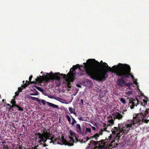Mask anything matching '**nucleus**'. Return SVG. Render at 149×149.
I'll return each instance as SVG.
<instances>
[{
    "label": "nucleus",
    "instance_id": "1",
    "mask_svg": "<svg viewBox=\"0 0 149 149\" xmlns=\"http://www.w3.org/2000/svg\"><path fill=\"white\" fill-rule=\"evenodd\" d=\"M129 65L119 63L117 65H115L112 68L107 65L106 68L102 70L95 71L93 69L88 68L87 73L90 76L91 79L100 81H104L109 77L108 72L109 71L116 73L117 76H125L128 77V75L125 69Z\"/></svg>",
    "mask_w": 149,
    "mask_h": 149
},
{
    "label": "nucleus",
    "instance_id": "2",
    "mask_svg": "<svg viewBox=\"0 0 149 149\" xmlns=\"http://www.w3.org/2000/svg\"><path fill=\"white\" fill-rule=\"evenodd\" d=\"M149 111V109L142 111L140 114H137L136 117H134V120L131 123L127 125L124 123L119 124L118 125L119 128L123 130V131L124 133L127 134L132 125L138 126L143 122V118L148 116V114Z\"/></svg>",
    "mask_w": 149,
    "mask_h": 149
},
{
    "label": "nucleus",
    "instance_id": "3",
    "mask_svg": "<svg viewBox=\"0 0 149 149\" xmlns=\"http://www.w3.org/2000/svg\"><path fill=\"white\" fill-rule=\"evenodd\" d=\"M140 94L139 95L135 97L136 100L130 99L129 105L131 109L134 108L135 106H137L139 105L144 107H145L147 105V101L148 100V98L146 97L143 94Z\"/></svg>",
    "mask_w": 149,
    "mask_h": 149
},
{
    "label": "nucleus",
    "instance_id": "4",
    "mask_svg": "<svg viewBox=\"0 0 149 149\" xmlns=\"http://www.w3.org/2000/svg\"><path fill=\"white\" fill-rule=\"evenodd\" d=\"M59 73H57L55 74H53L52 72H51L50 74L49 73H47L46 74L48 76H41L40 77H37L35 81L38 83H41L42 82H47L49 81L51 79L52 80H57L59 83L61 81V77L58 75H59Z\"/></svg>",
    "mask_w": 149,
    "mask_h": 149
},
{
    "label": "nucleus",
    "instance_id": "5",
    "mask_svg": "<svg viewBox=\"0 0 149 149\" xmlns=\"http://www.w3.org/2000/svg\"><path fill=\"white\" fill-rule=\"evenodd\" d=\"M93 60L95 61L94 64L95 65L97 66L99 65L100 64L99 63V62L95 60V59H88L86 63H83V64L84 65V70H85L86 72H85L84 71H83L80 68H79V70L80 71H81V72H80L79 76H81L84 75H87L91 79V78L90 77V76H89L87 73V69H88V68H91V69H93L95 71H96L95 68H94L92 65H91V63Z\"/></svg>",
    "mask_w": 149,
    "mask_h": 149
},
{
    "label": "nucleus",
    "instance_id": "6",
    "mask_svg": "<svg viewBox=\"0 0 149 149\" xmlns=\"http://www.w3.org/2000/svg\"><path fill=\"white\" fill-rule=\"evenodd\" d=\"M32 77L33 76L31 75H30L29 77V81L26 80V81H23L22 82V84L21 86V87L18 88V91L15 92V93H19L20 92H24L25 93H27V92H30L29 90L28 91L27 90H26V89H27V88L28 87L30 84L35 83L36 82V81H31ZM36 82L38 83L36 81Z\"/></svg>",
    "mask_w": 149,
    "mask_h": 149
},
{
    "label": "nucleus",
    "instance_id": "7",
    "mask_svg": "<svg viewBox=\"0 0 149 149\" xmlns=\"http://www.w3.org/2000/svg\"><path fill=\"white\" fill-rule=\"evenodd\" d=\"M124 70L126 72L127 74H128V77H126L124 76H119L118 77H121V78L118 79L117 82L118 84L121 86H123V85H125V86L129 87L131 84L130 83H126L125 80V78H128L129 77L130 72H131V68L130 66L128 65Z\"/></svg>",
    "mask_w": 149,
    "mask_h": 149
},
{
    "label": "nucleus",
    "instance_id": "8",
    "mask_svg": "<svg viewBox=\"0 0 149 149\" xmlns=\"http://www.w3.org/2000/svg\"><path fill=\"white\" fill-rule=\"evenodd\" d=\"M59 75L63 76V79L66 80V83L69 88H71L70 82H73L75 79V74L73 73L68 72L67 75L59 73Z\"/></svg>",
    "mask_w": 149,
    "mask_h": 149
},
{
    "label": "nucleus",
    "instance_id": "9",
    "mask_svg": "<svg viewBox=\"0 0 149 149\" xmlns=\"http://www.w3.org/2000/svg\"><path fill=\"white\" fill-rule=\"evenodd\" d=\"M69 138L70 139L69 141V142L65 140L63 136H62L61 137H58L55 139V141H57V142L59 144L61 145L64 144L69 146H73V143L75 142V141L76 140L75 139L74 140L70 136H69Z\"/></svg>",
    "mask_w": 149,
    "mask_h": 149
},
{
    "label": "nucleus",
    "instance_id": "10",
    "mask_svg": "<svg viewBox=\"0 0 149 149\" xmlns=\"http://www.w3.org/2000/svg\"><path fill=\"white\" fill-rule=\"evenodd\" d=\"M104 141L102 140L101 141H95L94 146L96 149H105L107 145L106 144V142H104Z\"/></svg>",
    "mask_w": 149,
    "mask_h": 149
},
{
    "label": "nucleus",
    "instance_id": "11",
    "mask_svg": "<svg viewBox=\"0 0 149 149\" xmlns=\"http://www.w3.org/2000/svg\"><path fill=\"white\" fill-rule=\"evenodd\" d=\"M114 129L113 132V133L114 134H116V136L115 137V139L111 142V146H113L112 144L114 142H115V140H116L119 139V134L121 130H122L119 128L118 125V128L117 127H114Z\"/></svg>",
    "mask_w": 149,
    "mask_h": 149
},
{
    "label": "nucleus",
    "instance_id": "12",
    "mask_svg": "<svg viewBox=\"0 0 149 149\" xmlns=\"http://www.w3.org/2000/svg\"><path fill=\"white\" fill-rule=\"evenodd\" d=\"M36 138L38 140V142L40 143L39 145H42V142L45 138L44 134H41L40 133H37L36 134Z\"/></svg>",
    "mask_w": 149,
    "mask_h": 149
},
{
    "label": "nucleus",
    "instance_id": "13",
    "mask_svg": "<svg viewBox=\"0 0 149 149\" xmlns=\"http://www.w3.org/2000/svg\"><path fill=\"white\" fill-rule=\"evenodd\" d=\"M76 125V131L80 134H84V133L83 132V130H84V127L81 128L79 124H77Z\"/></svg>",
    "mask_w": 149,
    "mask_h": 149
},
{
    "label": "nucleus",
    "instance_id": "14",
    "mask_svg": "<svg viewBox=\"0 0 149 149\" xmlns=\"http://www.w3.org/2000/svg\"><path fill=\"white\" fill-rule=\"evenodd\" d=\"M41 102L44 105H45V104L46 103L47 104H48L49 106L52 107L54 108H56L57 109H59V107L58 105L51 103L49 102H47L45 100H41Z\"/></svg>",
    "mask_w": 149,
    "mask_h": 149
},
{
    "label": "nucleus",
    "instance_id": "15",
    "mask_svg": "<svg viewBox=\"0 0 149 149\" xmlns=\"http://www.w3.org/2000/svg\"><path fill=\"white\" fill-rule=\"evenodd\" d=\"M112 115L113 116L114 118L118 119L119 120L121 119L123 117V116L119 113L116 111L113 112L112 113Z\"/></svg>",
    "mask_w": 149,
    "mask_h": 149
},
{
    "label": "nucleus",
    "instance_id": "16",
    "mask_svg": "<svg viewBox=\"0 0 149 149\" xmlns=\"http://www.w3.org/2000/svg\"><path fill=\"white\" fill-rule=\"evenodd\" d=\"M45 135L47 136L48 139H50V140L51 141L50 142V143L52 142L54 143H56H56L58 144L57 142V141H55V139L57 138H58V137H60V136H58V137H56V138H55L54 136H53L52 137L49 138L50 137L51 134L48 133H46V135Z\"/></svg>",
    "mask_w": 149,
    "mask_h": 149
},
{
    "label": "nucleus",
    "instance_id": "17",
    "mask_svg": "<svg viewBox=\"0 0 149 149\" xmlns=\"http://www.w3.org/2000/svg\"><path fill=\"white\" fill-rule=\"evenodd\" d=\"M84 130H83V132L84 133V134H82V135L85 136L87 134V133H91V131L90 128L84 127Z\"/></svg>",
    "mask_w": 149,
    "mask_h": 149
},
{
    "label": "nucleus",
    "instance_id": "18",
    "mask_svg": "<svg viewBox=\"0 0 149 149\" xmlns=\"http://www.w3.org/2000/svg\"><path fill=\"white\" fill-rule=\"evenodd\" d=\"M95 63V61L93 60L92 61V62L91 63V65H93V67H94V68H95V69L96 70H98L97 69H98V68L99 67H100V66L101 65H102V64H101V63H102H102H103L102 61H101L100 63L99 62V63H100V64L98 66H97V65H95L94 64Z\"/></svg>",
    "mask_w": 149,
    "mask_h": 149
},
{
    "label": "nucleus",
    "instance_id": "19",
    "mask_svg": "<svg viewBox=\"0 0 149 149\" xmlns=\"http://www.w3.org/2000/svg\"><path fill=\"white\" fill-rule=\"evenodd\" d=\"M19 94H15V95L13 97V99L12 100L11 103L12 104V105H17L16 104V102L15 101V98H17V97H18Z\"/></svg>",
    "mask_w": 149,
    "mask_h": 149
},
{
    "label": "nucleus",
    "instance_id": "20",
    "mask_svg": "<svg viewBox=\"0 0 149 149\" xmlns=\"http://www.w3.org/2000/svg\"><path fill=\"white\" fill-rule=\"evenodd\" d=\"M70 134L71 136L75 137L74 139L76 140V142L79 141L77 137V134L74 132L72 131H71L70 132Z\"/></svg>",
    "mask_w": 149,
    "mask_h": 149
},
{
    "label": "nucleus",
    "instance_id": "21",
    "mask_svg": "<svg viewBox=\"0 0 149 149\" xmlns=\"http://www.w3.org/2000/svg\"><path fill=\"white\" fill-rule=\"evenodd\" d=\"M105 94H99L98 98L100 100H102L105 97Z\"/></svg>",
    "mask_w": 149,
    "mask_h": 149
},
{
    "label": "nucleus",
    "instance_id": "22",
    "mask_svg": "<svg viewBox=\"0 0 149 149\" xmlns=\"http://www.w3.org/2000/svg\"><path fill=\"white\" fill-rule=\"evenodd\" d=\"M76 67H77L74 68L73 67V66L72 68H71V69H70V71L69 72H71V73H73V74H75V77L76 73H75V72H75V70L76 69H75V68Z\"/></svg>",
    "mask_w": 149,
    "mask_h": 149
},
{
    "label": "nucleus",
    "instance_id": "23",
    "mask_svg": "<svg viewBox=\"0 0 149 149\" xmlns=\"http://www.w3.org/2000/svg\"><path fill=\"white\" fill-rule=\"evenodd\" d=\"M100 134H99L97 133L94 135L93 136H91V138H95V140H97V139L98 137L100 136Z\"/></svg>",
    "mask_w": 149,
    "mask_h": 149
},
{
    "label": "nucleus",
    "instance_id": "24",
    "mask_svg": "<svg viewBox=\"0 0 149 149\" xmlns=\"http://www.w3.org/2000/svg\"><path fill=\"white\" fill-rule=\"evenodd\" d=\"M33 87L35 88H34L35 89L36 88L39 91H40L42 93L43 92V90L42 89L36 86H34Z\"/></svg>",
    "mask_w": 149,
    "mask_h": 149
},
{
    "label": "nucleus",
    "instance_id": "25",
    "mask_svg": "<svg viewBox=\"0 0 149 149\" xmlns=\"http://www.w3.org/2000/svg\"><path fill=\"white\" fill-rule=\"evenodd\" d=\"M45 94V95L47 96L49 98H51L52 99L54 98V99L56 100H58L57 98L56 97H55L54 96L51 95H48L47 94Z\"/></svg>",
    "mask_w": 149,
    "mask_h": 149
},
{
    "label": "nucleus",
    "instance_id": "26",
    "mask_svg": "<svg viewBox=\"0 0 149 149\" xmlns=\"http://www.w3.org/2000/svg\"><path fill=\"white\" fill-rule=\"evenodd\" d=\"M69 109L71 113H73L74 115H76V113L74 112V109H72V107H70L69 108Z\"/></svg>",
    "mask_w": 149,
    "mask_h": 149
},
{
    "label": "nucleus",
    "instance_id": "27",
    "mask_svg": "<svg viewBox=\"0 0 149 149\" xmlns=\"http://www.w3.org/2000/svg\"><path fill=\"white\" fill-rule=\"evenodd\" d=\"M30 98L32 100H34V101H36L38 102H39L40 103V100L39 99H38V98L32 97L31 96Z\"/></svg>",
    "mask_w": 149,
    "mask_h": 149
},
{
    "label": "nucleus",
    "instance_id": "28",
    "mask_svg": "<svg viewBox=\"0 0 149 149\" xmlns=\"http://www.w3.org/2000/svg\"><path fill=\"white\" fill-rule=\"evenodd\" d=\"M73 67L74 68L77 67L75 68V69H77V68H78L79 69V68H80V67H81V68H82L83 67H84V66H83V65H80L79 64H77L75 65H73Z\"/></svg>",
    "mask_w": 149,
    "mask_h": 149
},
{
    "label": "nucleus",
    "instance_id": "29",
    "mask_svg": "<svg viewBox=\"0 0 149 149\" xmlns=\"http://www.w3.org/2000/svg\"><path fill=\"white\" fill-rule=\"evenodd\" d=\"M107 124L109 125H111L113 124V122L112 120H109L107 122Z\"/></svg>",
    "mask_w": 149,
    "mask_h": 149
},
{
    "label": "nucleus",
    "instance_id": "30",
    "mask_svg": "<svg viewBox=\"0 0 149 149\" xmlns=\"http://www.w3.org/2000/svg\"><path fill=\"white\" fill-rule=\"evenodd\" d=\"M84 139L85 140V141H83V139H82L81 141V142H85L87 141L89 139V138L88 137H86L84 138Z\"/></svg>",
    "mask_w": 149,
    "mask_h": 149
},
{
    "label": "nucleus",
    "instance_id": "31",
    "mask_svg": "<svg viewBox=\"0 0 149 149\" xmlns=\"http://www.w3.org/2000/svg\"><path fill=\"white\" fill-rule=\"evenodd\" d=\"M78 118L80 120L85 121L86 120V119L85 118H82L81 116L79 117Z\"/></svg>",
    "mask_w": 149,
    "mask_h": 149
},
{
    "label": "nucleus",
    "instance_id": "32",
    "mask_svg": "<svg viewBox=\"0 0 149 149\" xmlns=\"http://www.w3.org/2000/svg\"><path fill=\"white\" fill-rule=\"evenodd\" d=\"M16 107H17L18 108V110L21 111H23V108L22 107H21L19 105H17V106Z\"/></svg>",
    "mask_w": 149,
    "mask_h": 149
},
{
    "label": "nucleus",
    "instance_id": "33",
    "mask_svg": "<svg viewBox=\"0 0 149 149\" xmlns=\"http://www.w3.org/2000/svg\"><path fill=\"white\" fill-rule=\"evenodd\" d=\"M17 106V105H12L10 106V107L9 108V110H13V107H16Z\"/></svg>",
    "mask_w": 149,
    "mask_h": 149
},
{
    "label": "nucleus",
    "instance_id": "34",
    "mask_svg": "<svg viewBox=\"0 0 149 149\" xmlns=\"http://www.w3.org/2000/svg\"><path fill=\"white\" fill-rule=\"evenodd\" d=\"M101 65H102L103 67L104 68H106L107 67V66L108 65L105 62L102 63V64Z\"/></svg>",
    "mask_w": 149,
    "mask_h": 149
},
{
    "label": "nucleus",
    "instance_id": "35",
    "mask_svg": "<svg viewBox=\"0 0 149 149\" xmlns=\"http://www.w3.org/2000/svg\"><path fill=\"white\" fill-rule=\"evenodd\" d=\"M66 118L67 119L68 121H69L70 124V123L71 119L70 117L68 115H66Z\"/></svg>",
    "mask_w": 149,
    "mask_h": 149
},
{
    "label": "nucleus",
    "instance_id": "36",
    "mask_svg": "<svg viewBox=\"0 0 149 149\" xmlns=\"http://www.w3.org/2000/svg\"><path fill=\"white\" fill-rule=\"evenodd\" d=\"M120 101L123 104H125L126 103L125 100L122 98H120Z\"/></svg>",
    "mask_w": 149,
    "mask_h": 149
},
{
    "label": "nucleus",
    "instance_id": "37",
    "mask_svg": "<svg viewBox=\"0 0 149 149\" xmlns=\"http://www.w3.org/2000/svg\"><path fill=\"white\" fill-rule=\"evenodd\" d=\"M123 130H121L120 131V132L119 134V139L120 138V136L122 135L123 133H124L123 132Z\"/></svg>",
    "mask_w": 149,
    "mask_h": 149
},
{
    "label": "nucleus",
    "instance_id": "38",
    "mask_svg": "<svg viewBox=\"0 0 149 149\" xmlns=\"http://www.w3.org/2000/svg\"><path fill=\"white\" fill-rule=\"evenodd\" d=\"M95 141L92 140L91 142H90V143L91 144H93V146H94V145L95 144Z\"/></svg>",
    "mask_w": 149,
    "mask_h": 149
},
{
    "label": "nucleus",
    "instance_id": "39",
    "mask_svg": "<svg viewBox=\"0 0 149 149\" xmlns=\"http://www.w3.org/2000/svg\"><path fill=\"white\" fill-rule=\"evenodd\" d=\"M76 123H77L76 121L75 120H74V121H73L71 123V124L72 125V126H73L74 125V124H75Z\"/></svg>",
    "mask_w": 149,
    "mask_h": 149
},
{
    "label": "nucleus",
    "instance_id": "40",
    "mask_svg": "<svg viewBox=\"0 0 149 149\" xmlns=\"http://www.w3.org/2000/svg\"><path fill=\"white\" fill-rule=\"evenodd\" d=\"M42 145L44 147H46L47 146L46 143H42ZM42 146V145H41Z\"/></svg>",
    "mask_w": 149,
    "mask_h": 149
},
{
    "label": "nucleus",
    "instance_id": "41",
    "mask_svg": "<svg viewBox=\"0 0 149 149\" xmlns=\"http://www.w3.org/2000/svg\"><path fill=\"white\" fill-rule=\"evenodd\" d=\"M81 105H83L84 102L83 100V99L81 100Z\"/></svg>",
    "mask_w": 149,
    "mask_h": 149
},
{
    "label": "nucleus",
    "instance_id": "42",
    "mask_svg": "<svg viewBox=\"0 0 149 149\" xmlns=\"http://www.w3.org/2000/svg\"><path fill=\"white\" fill-rule=\"evenodd\" d=\"M45 139L46 140V141H47V139H48V138L47 137V136H46L45 134Z\"/></svg>",
    "mask_w": 149,
    "mask_h": 149
},
{
    "label": "nucleus",
    "instance_id": "43",
    "mask_svg": "<svg viewBox=\"0 0 149 149\" xmlns=\"http://www.w3.org/2000/svg\"><path fill=\"white\" fill-rule=\"evenodd\" d=\"M92 127V129H93V130H96V128H95V127H93V126H92V127Z\"/></svg>",
    "mask_w": 149,
    "mask_h": 149
},
{
    "label": "nucleus",
    "instance_id": "44",
    "mask_svg": "<svg viewBox=\"0 0 149 149\" xmlns=\"http://www.w3.org/2000/svg\"><path fill=\"white\" fill-rule=\"evenodd\" d=\"M1 143H6V142L5 140H2L1 142Z\"/></svg>",
    "mask_w": 149,
    "mask_h": 149
},
{
    "label": "nucleus",
    "instance_id": "45",
    "mask_svg": "<svg viewBox=\"0 0 149 149\" xmlns=\"http://www.w3.org/2000/svg\"><path fill=\"white\" fill-rule=\"evenodd\" d=\"M76 86L78 87H81V86L79 84H77Z\"/></svg>",
    "mask_w": 149,
    "mask_h": 149
},
{
    "label": "nucleus",
    "instance_id": "46",
    "mask_svg": "<svg viewBox=\"0 0 149 149\" xmlns=\"http://www.w3.org/2000/svg\"><path fill=\"white\" fill-rule=\"evenodd\" d=\"M38 94H30L31 95H37Z\"/></svg>",
    "mask_w": 149,
    "mask_h": 149
},
{
    "label": "nucleus",
    "instance_id": "47",
    "mask_svg": "<svg viewBox=\"0 0 149 149\" xmlns=\"http://www.w3.org/2000/svg\"><path fill=\"white\" fill-rule=\"evenodd\" d=\"M130 75H131V77L132 78H134V76L132 74H130Z\"/></svg>",
    "mask_w": 149,
    "mask_h": 149
},
{
    "label": "nucleus",
    "instance_id": "48",
    "mask_svg": "<svg viewBox=\"0 0 149 149\" xmlns=\"http://www.w3.org/2000/svg\"><path fill=\"white\" fill-rule=\"evenodd\" d=\"M47 141L46 140H45V139H44V140L42 142H43V143H45Z\"/></svg>",
    "mask_w": 149,
    "mask_h": 149
},
{
    "label": "nucleus",
    "instance_id": "49",
    "mask_svg": "<svg viewBox=\"0 0 149 149\" xmlns=\"http://www.w3.org/2000/svg\"><path fill=\"white\" fill-rule=\"evenodd\" d=\"M6 105L7 106H9V107L10 106V105L9 104H6Z\"/></svg>",
    "mask_w": 149,
    "mask_h": 149
},
{
    "label": "nucleus",
    "instance_id": "50",
    "mask_svg": "<svg viewBox=\"0 0 149 149\" xmlns=\"http://www.w3.org/2000/svg\"><path fill=\"white\" fill-rule=\"evenodd\" d=\"M125 93H131V92L130 91H128L127 92H125Z\"/></svg>",
    "mask_w": 149,
    "mask_h": 149
},
{
    "label": "nucleus",
    "instance_id": "51",
    "mask_svg": "<svg viewBox=\"0 0 149 149\" xmlns=\"http://www.w3.org/2000/svg\"><path fill=\"white\" fill-rule=\"evenodd\" d=\"M3 147L4 148H6V145H4Z\"/></svg>",
    "mask_w": 149,
    "mask_h": 149
},
{
    "label": "nucleus",
    "instance_id": "52",
    "mask_svg": "<svg viewBox=\"0 0 149 149\" xmlns=\"http://www.w3.org/2000/svg\"><path fill=\"white\" fill-rule=\"evenodd\" d=\"M72 119L73 121H74V120H75L74 119V118H72Z\"/></svg>",
    "mask_w": 149,
    "mask_h": 149
},
{
    "label": "nucleus",
    "instance_id": "53",
    "mask_svg": "<svg viewBox=\"0 0 149 149\" xmlns=\"http://www.w3.org/2000/svg\"><path fill=\"white\" fill-rule=\"evenodd\" d=\"M18 149H23L21 147H19Z\"/></svg>",
    "mask_w": 149,
    "mask_h": 149
},
{
    "label": "nucleus",
    "instance_id": "54",
    "mask_svg": "<svg viewBox=\"0 0 149 149\" xmlns=\"http://www.w3.org/2000/svg\"><path fill=\"white\" fill-rule=\"evenodd\" d=\"M138 89H139V91L140 92V93H142V92H141V91H140V90H139V88H138Z\"/></svg>",
    "mask_w": 149,
    "mask_h": 149
},
{
    "label": "nucleus",
    "instance_id": "55",
    "mask_svg": "<svg viewBox=\"0 0 149 149\" xmlns=\"http://www.w3.org/2000/svg\"><path fill=\"white\" fill-rule=\"evenodd\" d=\"M35 93H38V92L37 91H36V92H35Z\"/></svg>",
    "mask_w": 149,
    "mask_h": 149
},
{
    "label": "nucleus",
    "instance_id": "56",
    "mask_svg": "<svg viewBox=\"0 0 149 149\" xmlns=\"http://www.w3.org/2000/svg\"><path fill=\"white\" fill-rule=\"evenodd\" d=\"M76 94H77L75 93V94H73V95H74V96H75V95H76Z\"/></svg>",
    "mask_w": 149,
    "mask_h": 149
},
{
    "label": "nucleus",
    "instance_id": "57",
    "mask_svg": "<svg viewBox=\"0 0 149 149\" xmlns=\"http://www.w3.org/2000/svg\"><path fill=\"white\" fill-rule=\"evenodd\" d=\"M137 84H138V83H136V86H137Z\"/></svg>",
    "mask_w": 149,
    "mask_h": 149
},
{
    "label": "nucleus",
    "instance_id": "58",
    "mask_svg": "<svg viewBox=\"0 0 149 149\" xmlns=\"http://www.w3.org/2000/svg\"><path fill=\"white\" fill-rule=\"evenodd\" d=\"M22 126L23 127H25L24 125H23Z\"/></svg>",
    "mask_w": 149,
    "mask_h": 149
},
{
    "label": "nucleus",
    "instance_id": "59",
    "mask_svg": "<svg viewBox=\"0 0 149 149\" xmlns=\"http://www.w3.org/2000/svg\"><path fill=\"white\" fill-rule=\"evenodd\" d=\"M2 101L3 102L4 101V99H3L2 100Z\"/></svg>",
    "mask_w": 149,
    "mask_h": 149
},
{
    "label": "nucleus",
    "instance_id": "60",
    "mask_svg": "<svg viewBox=\"0 0 149 149\" xmlns=\"http://www.w3.org/2000/svg\"><path fill=\"white\" fill-rule=\"evenodd\" d=\"M141 108H140V109H139V110L140 111V110H141Z\"/></svg>",
    "mask_w": 149,
    "mask_h": 149
},
{
    "label": "nucleus",
    "instance_id": "61",
    "mask_svg": "<svg viewBox=\"0 0 149 149\" xmlns=\"http://www.w3.org/2000/svg\"><path fill=\"white\" fill-rule=\"evenodd\" d=\"M1 97V95H0V98Z\"/></svg>",
    "mask_w": 149,
    "mask_h": 149
},
{
    "label": "nucleus",
    "instance_id": "62",
    "mask_svg": "<svg viewBox=\"0 0 149 149\" xmlns=\"http://www.w3.org/2000/svg\"><path fill=\"white\" fill-rule=\"evenodd\" d=\"M57 98H58V99H60V98H58V97H57Z\"/></svg>",
    "mask_w": 149,
    "mask_h": 149
},
{
    "label": "nucleus",
    "instance_id": "63",
    "mask_svg": "<svg viewBox=\"0 0 149 149\" xmlns=\"http://www.w3.org/2000/svg\"><path fill=\"white\" fill-rule=\"evenodd\" d=\"M124 113V112H123L122 113H123V114H124V113Z\"/></svg>",
    "mask_w": 149,
    "mask_h": 149
},
{
    "label": "nucleus",
    "instance_id": "64",
    "mask_svg": "<svg viewBox=\"0 0 149 149\" xmlns=\"http://www.w3.org/2000/svg\"><path fill=\"white\" fill-rule=\"evenodd\" d=\"M37 147H38V145Z\"/></svg>",
    "mask_w": 149,
    "mask_h": 149
}]
</instances>
